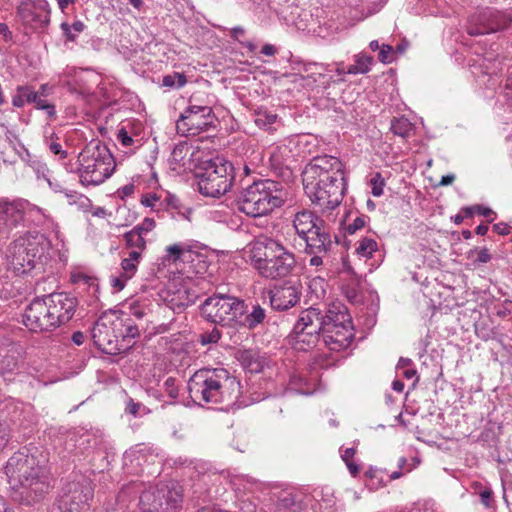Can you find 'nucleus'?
<instances>
[{"label": "nucleus", "mask_w": 512, "mask_h": 512, "mask_svg": "<svg viewBox=\"0 0 512 512\" xmlns=\"http://www.w3.org/2000/svg\"><path fill=\"white\" fill-rule=\"evenodd\" d=\"M92 498L93 488L88 481L71 482L61 496L60 508L67 512H81Z\"/></svg>", "instance_id": "obj_18"}, {"label": "nucleus", "mask_w": 512, "mask_h": 512, "mask_svg": "<svg viewBox=\"0 0 512 512\" xmlns=\"http://www.w3.org/2000/svg\"><path fill=\"white\" fill-rule=\"evenodd\" d=\"M245 34V29L241 26L233 27L230 30V36L232 39L239 41V38Z\"/></svg>", "instance_id": "obj_60"}, {"label": "nucleus", "mask_w": 512, "mask_h": 512, "mask_svg": "<svg viewBox=\"0 0 512 512\" xmlns=\"http://www.w3.org/2000/svg\"><path fill=\"white\" fill-rule=\"evenodd\" d=\"M503 94L506 101L512 106V72L506 79Z\"/></svg>", "instance_id": "obj_56"}, {"label": "nucleus", "mask_w": 512, "mask_h": 512, "mask_svg": "<svg viewBox=\"0 0 512 512\" xmlns=\"http://www.w3.org/2000/svg\"><path fill=\"white\" fill-rule=\"evenodd\" d=\"M168 209L175 211L177 214L181 215L183 218L188 219L191 214V209L186 208L185 211H182V204L180 200L174 195H168L165 198Z\"/></svg>", "instance_id": "obj_43"}, {"label": "nucleus", "mask_w": 512, "mask_h": 512, "mask_svg": "<svg viewBox=\"0 0 512 512\" xmlns=\"http://www.w3.org/2000/svg\"><path fill=\"white\" fill-rule=\"evenodd\" d=\"M378 59L383 64H389L393 61V48L391 45L383 44L379 49Z\"/></svg>", "instance_id": "obj_51"}, {"label": "nucleus", "mask_w": 512, "mask_h": 512, "mask_svg": "<svg viewBox=\"0 0 512 512\" xmlns=\"http://www.w3.org/2000/svg\"><path fill=\"white\" fill-rule=\"evenodd\" d=\"M65 196L67 198L71 199L74 203H78L79 206L83 209H89L92 207L91 200L82 194H78L77 192H72V191H70V192L66 191Z\"/></svg>", "instance_id": "obj_46"}, {"label": "nucleus", "mask_w": 512, "mask_h": 512, "mask_svg": "<svg viewBox=\"0 0 512 512\" xmlns=\"http://www.w3.org/2000/svg\"><path fill=\"white\" fill-rule=\"evenodd\" d=\"M278 512H300V504L296 502L295 496L291 493L282 494L276 503Z\"/></svg>", "instance_id": "obj_32"}, {"label": "nucleus", "mask_w": 512, "mask_h": 512, "mask_svg": "<svg viewBox=\"0 0 512 512\" xmlns=\"http://www.w3.org/2000/svg\"><path fill=\"white\" fill-rule=\"evenodd\" d=\"M378 250V243L368 237L362 238L358 242V246L356 247V253L365 258H371L373 256V253Z\"/></svg>", "instance_id": "obj_35"}, {"label": "nucleus", "mask_w": 512, "mask_h": 512, "mask_svg": "<svg viewBox=\"0 0 512 512\" xmlns=\"http://www.w3.org/2000/svg\"><path fill=\"white\" fill-rule=\"evenodd\" d=\"M277 115L267 111H258L256 113L255 124L264 129H269L275 123Z\"/></svg>", "instance_id": "obj_41"}, {"label": "nucleus", "mask_w": 512, "mask_h": 512, "mask_svg": "<svg viewBox=\"0 0 512 512\" xmlns=\"http://www.w3.org/2000/svg\"><path fill=\"white\" fill-rule=\"evenodd\" d=\"M306 379L301 375H292L290 378L289 385L292 389L296 390L301 394H308V390L304 388Z\"/></svg>", "instance_id": "obj_50"}, {"label": "nucleus", "mask_w": 512, "mask_h": 512, "mask_svg": "<svg viewBox=\"0 0 512 512\" xmlns=\"http://www.w3.org/2000/svg\"><path fill=\"white\" fill-rule=\"evenodd\" d=\"M184 249L179 244H173L166 247V255L164 257V261L171 263H176L177 261L183 260Z\"/></svg>", "instance_id": "obj_42"}, {"label": "nucleus", "mask_w": 512, "mask_h": 512, "mask_svg": "<svg viewBox=\"0 0 512 512\" xmlns=\"http://www.w3.org/2000/svg\"><path fill=\"white\" fill-rule=\"evenodd\" d=\"M250 258L259 274L272 280L285 278L296 268L295 255L279 241L266 235L256 237Z\"/></svg>", "instance_id": "obj_4"}, {"label": "nucleus", "mask_w": 512, "mask_h": 512, "mask_svg": "<svg viewBox=\"0 0 512 512\" xmlns=\"http://www.w3.org/2000/svg\"><path fill=\"white\" fill-rule=\"evenodd\" d=\"M265 317V309L262 308L259 304L253 305L251 312H248L247 305L245 304V312H243L240 320H238V325L252 330L255 329L259 324L263 323Z\"/></svg>", "instance_id": "obj_28"}, {"label": "nucleus", "mask_w": 512, "mask_h": 512, "mask_svg": "<svg viewBox=\"0 0 512 512\" xmlns=\"http://www.w3.org/2000/svg\"><path fill=\"white\" fill-rule=\"evenodd\" d=\"M9 430L7 425L0 422V449L8 442Z\"/></svg>", "instance_id": "obj_57"}, {"label": "nucleus", "mask_w": 512, "mask_h": 512, "mask_svg": "<svg viewBox=\"0 0 512 512\" xmlns=\"http://www.w3.org/2000/svg\"><path fill=\"white\" fill-rule=\"evenodd\" d=\"M368 217L366 215L357 216L352 223L348 224L346 227V231L349 234H354L359 229H362L366 224V219Z\"/></svg>", "instance_id": "obj_53"}, {"label": "nucleus", "mask_w": 512, "mask_h": 512, "mask_svg": "<svg viewBox=\"0 0 512 512\" xmlns=\"http://www.w3.org/2000/svg\"><path fill=\"white\" fill-rule=\"evenodd\" d=\"M18 17L23 25L36 30L49 23L48 4L45 0H33L22 2L17 9Z\"/></svg>", "instance_id": "obj_19"}, {"label": "nucleus", "mask_w": 512, "mask_h": 512, "mask_svg": "<svg viewBox=\"0 0 512 512\" xmlns=\"http://www.w3.org/2000/svg\"><path fill=\"white\" fill-rule=\"evenodd\" d=\"M302 177L306 195L322 213L341 204L346 188L344 166L337 157H314L304 168Z\"/></svg>", "instance_id": "obj_1"}, {"label": "nucleus", "mask_w": 512, "mask_h": 512, "mask_svg": "<svg viewBox=\"0 0 512 512\" xmlns=\"http://www.w3.org/2000/svg\"><path fill=\"white\" fill-rule=\"evenodd\" d=\"M270 304L274 310L285 311L300 301L301 293L292 285L274 287L270 290Z\"/></svg>", "instance_id": "obj_24"}, {"label": "nucleus", "mask_w": 512, "mask_h": 512, "mask_svg": "<svg viewBox=\"0 0 512 512\" xmlns=\"http://www.w3.org/2000/svg\"><path fill=\"white\" fill-rule=\"evenodd\" d=\"M60 27L68 41H75L77 35L84 30L85 25L82 21L77 20L71 25L63 22Z\"/></svg>", "instance_id": "obj_37"}, {"label": "nucleus", "mask_w": 512, "mask_h": 512, "mask_svg": "<svg viewBox=\"0 0 512 512\" xmlns=\"http://www.w3.org/2000/svg\"><path fill=\"white\" fill-rule=\"evenodd\" d=\"M305 253L311 255L309 260L310 266H321L324 264L325 259H328V254L332 251L337 242L332 241L331 234L326 229L324 223L316 227L308 237H305Z\"/></svg>", "instance_id": "obj_15"}, {"label": "nucleus", "mask_w": 512, "mask_h": 512, "mask_svg": "<svg viewBox=\"0 0 512 512\" xmlns=\"http://www.w3.org/2000/svg\"><path fill=\"white\" fill-rule=\"evenodd\" d=\"M261 53L266 56H274L277 53V48L272 44H265L261 48Z\"/></svg>", "instance_id": "obj_63"}, {"label": "nucleus", "mask_w": 512, "mask_h": 512, "mask_svg": "<svg viewBox=\"0 0 512 512\" xmlns=\"http://www.w3.org/2000/svg\"><path fill=\"white\" fill-rule=\"evenodd\" d=\"M186 83V76L178 72L165 75L162 80V85L170 88H182Z\"/></svg>", "instance_id": "obj_39"}, {"label": "nucleus", "mask_w": 512, "mask_h": 512, "mask_svg": "<svg viewBox=\"0 0 512 512\" xmlns=\"http://www.w3.org/2000/svg\"><path fill=\"white\" fill-rule=\"evenodd\" d=\"M318 308L310 307L303 310L288 336L289 343L299 351L313 348L321 337V325L317 322Z\"/></svg>", "instance_id": "obj_11"}, {"label": "nucleus", "mask_w": 512, "mask_h": 512, "mask_svg": "<svg viewBox=\"0 0 512 512\" xmlns=\"http://www.w3.org/2000/svg\"><path fill=\"white\" fill-rule=\"evenodd\" d=\"M139 408H140L139 403H135L133 400H130L127 404L126 411L129 414L136 416L138 414Z\"/></svg>", "instance_id": "obj_64"}, {"label": "nucleus", "mask_w": 512, "mask_h": 512, "mask_svg": "<svg viewBox=\"0 0 512 512\" xmlns=\"http://www.w3.org/2000/svg\"><path fill=\"white\" fill-rule=\"evenodd\" d=\"M122 317L115 312H104L91 329L94 345L103 353L119 355L129 350V346L120 344L118 331L121 329Z\"/></svg>", "instance_id": "obj_10"}, {"label": "nucleus", "mask_w": 512, "mask_h": 512, "mask_svg": "<svg viewBox=\"0 0 512 512\" xmlns=\"http://www.w3.org/2000/svg\"><path fill=\"white\" fill-rule=\"evenodd\" d=\"M493 230L500 235H508L511 232V227L506 223H497L493 225Z\"/></svg>", "instance_id": "obj_59"}, {"label": "nucleus", "mask_w": 512, "mask_h": 512, "mask_svg": "<svg viewBox=\"0 0 512 512\" xmlns=\"http://www.w3.org/2000/svg\"><path fill=\"white\" fill-rule=\"evenodd\" d=\"M46 249L44 235L27 234L14 240L9 246L7 259L13 271L19 275L31 272L41 260Z\"/></svg>", "instance_id": "obj_7"}, {"label": "nucleus", "mask_w": 512, "mask_h": 512, "mask_svg": "<svg viewBox=\"0 0 512 512\" xmlns=\"http://www.w3.org/2000/svg\"><path fill=\"white\" fill-rule=\"evenodd\" d=\"M221 338V332L217 328H213L210 332L202 333L199 336V342L202 345L217 343Z\"/></svg>", "instance_id": "obj_47"}, {"label": "nucleus", "mask_w": 512, "mask_h": 512, "mask_svg": "<svg viewBox=\"0 0 512 512\" xmlns=\"http://www.w3.org/2000/svg\"><path fill=\"white\" fill-rule=\"evenodd\" d=\"M163 389L171 399H176L178 397L179 389L176 385V379L174 377H168L164 381Z\"/></svg>", "instance_id": "obj_48"}, {"label": "nucleus", "mask_w": 512, "mask_h": 512, "mask_svg": "<svg viewBox=\"0 0 512 512\" xmlns=\"http://www.w3.org/2000/svg\"><path fill=\"white\" fill-rule=\"evenodd\" d=\"M238 360L242 367L251 374L261 373L268 367V359L264 354L255 350H243L239 352Z\"/></svg>", "instance_id": "obj_26"}, {"label": "nucleus", "mask_w": 512, "mask_h": 512, "mask_svg": "<svg viewBox=\"0 0 512 512\" xmlns=\"http://www.w3.org/2000/svg\"><path fill=\"white\" fill-rule=\"evenodd\" d=\"M46 458L35 448H24L15 452L7 461L6 475L19 482L20 491L15 492V500L31 505L49 491L50 472Z\"/></svg>", "instance_id": "obj_2"}, {"label": "nucleus", "mask_w": 512, "mask_h": 512, "mask_svg": "<svg viewBox=\"0 0 512 512\" xmlns=\"http://www.w3.org/2000/svg\"><path fill=\"white\" fill-rule=\"evenodd\" d=\"M117 139L125 147L131 146L134 142V139L128 134V132L124 128L118 131Z\"/></svg>", "instance_id": "obj_55"}, {"label": "nucleus", "mask_w": 512, "mask_h": 512, "mask_svg": "<svg viewBox=\"0 0 512 512\" xmlns=\"http://www.w3.org/2000/svg\"><path fill=\"white\" fill-rule=\"evenodd\" d=\"M25 326L34 332L51 331L56 329L47 296L35 298L26 308L23 315Z\"/></svg>", "instance_id": "obj_16"}, {"label": "nucleus", "mask_w": 512, "mask_h": 512, "mask_svg": "<svg viewBox=\"0 0 512 512\" xmlns=\"http://www.w3.org/2000/svg\"><path fill=\"white\" fill-rule=\"evenodd\" d=\"M374 59L372 56L360 53L355 56V64L347 67V74H366L370 71V66L373 64Z\"/></svg>", "instance_id": "obj_31"}, {"label": "nucleus", "mask_w": 512, "mask_h": 512, "mask_svg": "<svg viewBox=\"0 0 512 512\" xmlns=\"http://www.w3.org/2000/svg\"><path fill=\"white\" fill-rule=\"evenodd\" d=\"M137 266H138L137 264H135L128 258H124L121 261V269H122L121 273L124 274L126 276V278L131 279L137 271Z\"/></svg>", "instance_id": "obj_52"}, {"label": "nucleus", "mask_w": 512, "mask_h": 512, "mask_svg": "<svg viewBox=\"0 0 512 512\" xmlns=\"http://www.w3.org/2000/svg\"><path fill=\"white\" fill-rule=\"evenodd\" d=\"M197 177L199 192L218 198L231 189L235 178L234 166L223 157H215L205 163Z\"/></svg>", "instance_id": "obj_8"}, {"label": "nucleus", "mask_w": 512, "mask_h": 512, "mask_svg": "<svg viewBox=\"0 0 512 512\" xmlns=\"http://www.w3.org/2000/svg\"><path fill=\"white\" fill-rule=\"evenodd\" d=\"M129 279L130 278H126L124 274L120 273L119 275H111L110 283L116 291H121L126 286V282Z\"/></svg>", "instance_id": "obj_54"}, {"label": "nucleus", "mask_w": 512, "mask_h": 512, "mask_svg": "<svg viewBox=\"0 0 512 512\" xmlns=\"http://www.w3.org/2000/svg\"><path fill=\"white\" fill-rule=\"evenodd\" d=\"M491 255L487 248H474L468 252V259L472 260L474 264H485L491 260Z\"/></svg>", "instance_id": "obj_40"}, {"label": "nucleus", "mask_w": 512, "mask_h": 512, "mask_svg": "<svg viewBox=\"0 0 512 512\" xmlns=\"http://www.w3.org/2000/svg\"><path fill=\"white\" fill-rule=\"evenodd\" d=\"M46 296L57 328L73 318L78 306L76 297L66 292L51 293Z\"/></svg>", "instance_id": "obj_20"}, {"label": "nucleus", "mask_w": 512, "mask_h": 512, "mask_svg": "<svg viewBox=\"0 0 512 512\" xmlns=\"http://www.w3.org/2000/svg\"><path fill=\"white\" fill-rule=\"evenodd\" d=\"M80 181L84 185H100L114 172L115 160L108 147L92 140L78 155Z\"/></svg>", "instance_id": "obj_6"}, {"label": "nucleus", "mask_w": 512, "mask_h": 512, "mask_svg": "<svg viewBox=\"0 0 512 512\" xmlns=\"http://www.w3.org/2000/svg\"><path fill=\"white\" fill-rule=\"evenodd\" d=\"M193 99V96L190 97L189 106L181 113L176 123L177 131L183 135H196L207 131L214 126L216 119L209 105L193 104Z\"/></svg>", "instance_id": "obj_13"}, {"label": "nucleus", "mask_w": 512, "mask_h": 512, "mask_svg": "<svg viewBox=\"0 0 512 512\" xmlns=\"http://www.w3.org/2000/svg\"><path fill=\"white\" fill-rule=\"evenodd\" d=\"M0 35L3 36L5 41L12 40V32L10 31L7 24L0 23Z\"/></svg>", "instance_id": "obj_61"}, {"label": "nucleus", "mask_w": 512, "mask_h": 512, "mask_svg": "<svg viewBox=\"0 0 512 512\" xmlns=\"http://www.w3.org/2000/svg\"><path fill=\"white\" fill-rule=\"evenodd\" d=\"M155 220L153 218L146 217L141 223L136 225L132 230L143 236L145 233L152 231L155 228Z\"/></svg>", "instance_id": "obj_49"}, {"label": "nucleus", "mask_w": 512, "mask_h": 512, "mask_svg": "<svg viewBox=\"0 0 512 512\" xmlns=\"http://www.w3.org/2000/svg\"><path fill=\"white\" fill-rule=\"evenodd\" d=\"M321 337L328 349L339 352L351 345L355 337L354 328H324L321 329Z\"/></svg>", "instance_id": "obj_23"}, {"label": "nucleus", "mask_w": 512, "mask_h": 512, "mask_svg": "<svg viewBox=\"0 0 512 512\" xmlns=\"http://www.w3.org/2000/svg\"><path fill=\"white\" fill-rule=\"evenodd\" d=\"M371 193L375 197L383 195V189L385 186V180L380 172H376L370 179Z\"/></svg>", "instance_id": "obj_44"}, {"label": "nucleus", "mask_w": 512, "mask_h": 512, "mask_svg": "<svg viewBox=\"0 0 512 512\" xmlns=\"http://www.w3.org/2000/svg\"><path fill=\"white\" fill-rule=\"evenodd\" d=\"M32 406L18 400L9 399L0 404V422L11 427L27 428L33 422Z\"/></svg>", "instance_id": "obj_17"}, {"label": "nucleus", "mask_w": 512, "mask_h": 512, "mask_svg": "<svg viewBox=\"0 0 512 512\" xmlns=\"http://www.w3.org/2000/svg\"><path fill=\"white\" fill-rule=\"evenodd\" d=\"M318 317L320 318L317 322L321 325V329L333 327V328H354L352 318L348 313L347 308L342 303H332L327 308L325 314H322L318 308Z\"/></svg>", "instance_id": "obj_22"}, {"label": "nucleus", "mask_w": 512, "mask_h": 512, "mask_svg": "<svg viewBox=\"0 0 512 512\" xmlns=\"http://www.w3.org/2000/svg\"><path fill=\"white\" fill-rule=\"evenodd\" d=\"M19 370L18 353L13 349L0 347V375L6 381Z\"/></svg>", "instance_id": "obj_27"}, {"label": "nucleus", "mask_w": 512, "mask_h": 512, "mask_svg": "<svg viewBox=\"0 0 512 512\" xmlns=\"http://www.w3.org/2000/svg\"><path fill=\"white\" fill-rule=\"evenodd\" d=\"M122 322L121 329L118 331L119 338H121L120 344L129 346L130 349L134 344V342L131 343V340L138 338L140 331L131 318H122Z\"/></svg>", "instance_id": "obj_29"}, {"label": "nucleus", "mask_w": 512, "mask_h": 512, "mask_svg": "<svg viewBox=\"0 0 512 512\" xmlns=\"http://www.w3.org/2000/svg\"><path fill=\"white\" fill-rule=\"evenodd\" d=\"M361 277L351 280V284L343 286V292L350 302H358L360 299Z\"/></svg>", "instance_id": "obj_38"}, {"label": "nucleus", "mask_w": 512, "mask_h": 512, "mask_svg": "<svg viewBox=\"0 0 512 512\" xmlns=\"http://www.w3.org/2000/svg\"><path fill=\"white\" fill-rule=\"evenodd\" d=\"M31 100H35V91L28 86H18L17 94L12 98V104L14 107L21 108L25 102L30 103Z\"/></svg>", "instance_id": "obj_34"}, {"label": "nucleus", "mask_w": 512, "mask_h": 512, "mask_svg": "<svg viewBox=\"0 0 512 512\" xmlns=\"http://www.w3.org/2000/svg\"><path fill=\"white\" fill-rule=\"evenodd\" d=\"M510 21L511 18L505 13L486 8L470 17L467 32L472 36L494 33L505 29Z\"/></svg>", "instance_id": "obj_14"}, {"label": "nucleus", "mask_w": 512, "mask_h": 512, "mask_svg": "<svg viewBox=\"0 0 512 512\" xmlns=\"http://www.w3.org/2000/svg\"><path fill=\"white\" fill-rule=\"evenodd\" d=\"M126 245L131 249H140V251H144L146 248V241L144 236H141L139 233L134 230H130L123 235Z\"/></svg>", "instance_id": "obj_36"}, {"label": "nucleus", "mask_w": 512, "mask_h": 512, "mask_svg": "<svg viewBox=\"0 0 512 512\" xmlns=\"http://www.w3.org/2000/svg\"><path fill=\"white\" fill-rule=\"evenodd\" d=\"M45 144L49 151L58 157L59 161H65L68 157V151L64 149L62 143L60 142V138L52 133L49 137L45 138ZM68 171H73L72 165L66 162H63Z\"/></svg>", "instance_id": "obj_30"}, {"label": "nucleus", "mask_w": 512, "mask_h": 512, "mask_svg": "<svg viewBox=\"0 0 512 512\" xmlns=\"http://www.w3.org/2000/svg\"><path fill=\"white\" fill-rule=\"evenodd\" d=\"M183 501L182 489L177 484L149 489L140 495L138 512H176Z\"/></svg>", "instance_id": "obj_12"}, {"label": "nucleus", "mask_w": 512, "mask_h": 512, "mask_svg": "<svg viewBox=\"0 0 512 512\" xmlns=\"http://www.w3.org/2000/svg\"><path fill=\"white\" fill-rule=\"evenodd\" d=\"M26 204L27 202L21 199L10 201L0 198V225H3V233L8 234L23 222Z\"/></svg>", "instance_id": "obj_21"}, {"label": "nucleus", "mask_w": 512, "mask_h": 512, "mask_svg": "<svg viewBox=\"0 0 512 512\" xmlns=\"http://www.w3.org/2000/svg\"><path fill=\"white\" fill-rule=\"evenodd\" d=\"M187 388L195 403L219 405L220 409L234 405L240 395V382L224 368H202L195 371Z\"/></svg>", "instance_id": "obj_3"}, {"label": "nucleus", "mask_w": 512, "mask_h": 512, "mask_svg": "<svg viewBox=\"0 0 512 512\" xmlns=\"http://www.w3.org/2000/svg\"><path fill=\"white\" fill-rule=\"evenodd\" d=\"M355 453H356L355 448H353V447L346 448L345 450L342 451L341 457L344 462L353 461V457H354Z\"/></svg>", "instance_id": "obj_62"}, {"label": "nucleus", "mask_w": 512, "mask_h": 512, "mask_svg": "<svg viewBox=\"0 0 512 512\" xmlns=\"http://www.w3.org/2000/svg\"><path fill=\"white\" fill-rule=\"evenodd\" d=\"M493 492L490 489H485L480 492L481 503L485 507H490Z\"/></svg>", "instance_id": "obj_58"}, {"label": "nucleus", "mask_w": 512, "mask_h": 512, "mask_svg": "<svg viewBox=\"0 0 512 512\" xmlns=\"http://www.w3.org/2000/svg\"><path fill=\"white\" fill-rule=\"evenodd\" d=\"M391 131L400 137H409L413 131V124L405 117L394 118L391 122Z\"/></svg>", "instance_id": "obj_33"}, {"label": "nucleus", "mask_w": 512, "mask_h": 512, "mask_svg": "<svg viewBox=\"0 0 512 512\" xmlns=\"http://www.w3.org/2000/svg\"><path fill=\"white\" fill-rule=\"evenodd\" d=\"M245 312V302L234 296L218 294L207 298L201 305L202 315L211 323L236 327Z\"/></svg>", "instance_id": "obj_9"}, {"label": "nucleus", "mask_w": 512, "mask_h": 512, "mask_svg": "<svg viewBox=\"0 0 512 512\" xmlns=\"http://www.w3.org/2000/svg\"><path fill=\"white\" fill-rule=\"evenodd\" d=\"M241 184L242 189L236 200L237 207L248 217L266 216L285 202L283 186L279 182L261 179L246 183L245 179H241Z\"/></svg>", "instance_id": "obj_5"}, {"label": "nucleus", "mask_w": 512, "mask_h": 512, "mask_svg": "<svg viewBox=\"0 0 512 512\" xmlns=\"http://www.w3.org/2000/svg\"><path fill=\"white\" fill-rule=\"evenodd\" d=\"M461 211L465 213V216L467 218L472 217L474 213H477L478 215H482L484 217H488L493 213V211L489 207H484L482 205L463 207Z\"/></svg>", "instance_id": "obj_45"}, {"label": "nucleus", "mask_w": 512, "mask_h": 512, "mask_svg": "<svg viewBox=\"0 0 512 512\" xmlns=\"http://www.w3.org/2000/svg\"><path fill=\"white\" fill-rule=\"evenodd\" d=\"M324 223L322 219L317 217L313 212L302 210L297 212L293 218V227L297 235L303 240L308 237L316 227Z\"/></svg>", "instance_id": "obj_25"}]
</instances>
